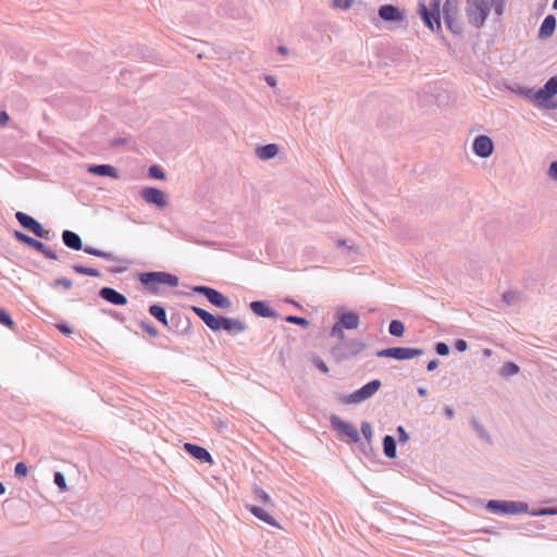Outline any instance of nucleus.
Instances as JSON below:
<instances>
[{
    "instance_id": "nucleus-1",
    "label": "nucleus",
    "mask_w": 557,
    "mask_h": 557,
    "mask_svg": "<svg viewBox=\"0 0 557 557\" xmlns=\"http://www.w3.org/2000/svg\"><path fill=\"white\" fill-rule=\"evenodd\" d=\"M492 9L495 10L497 15H502L504 0H467L466 15L468 22L475 28L482 27Z\"/></svg>"
},
{
    "instance_id": "nucleus-2",
    "label": "nucleus",
    "mask_w": 557,
    "mask_h": 557,
    "mask_svg": "<svg viewBox=\"0 0 557 557\" xmlns=\"http://www.w3.org/2000/svg\"><path fill=\"white\" fill-rule=\"evenodd\" d=\"M523 95L534 104L548 108V101L557 95V76L550 77L539 90L528 89Z\"/></svg>"
},
{
    "instance_id": "nucleus-3",
    "label": "nucleus",
    "mask_w": 557,
    "mask_h": 557,
    "mask_svg": "<svg viewBox=\"0 0 557 557\" xmlns=\"http://www.w3.org/2000/svg\"><path fill=\"white\" fill-rule=\"evenodd\" d=\"M140 282L151 292H156L158 285L164 284L172 287L178 285V278L175 275L165 272H148L140 274Z\"/></svg>"
},
{
    "instance_id": "nucleus-4",
    "label": "nucleus",
    "mask_w": 557,
    "mask_h": 557,
    "mask_svg": "<svg viewBox=\"0 0 557 557\" xmlns=\"http://www.w3.org/2000/svg\"><path fill=\"white\" fill-rule=\"evenodd\" d=\"M380 387L381 381L373 380L352 394L342 396L339 400L346 405L359 404L371 398L380 389Z\"/></svg>"
},
{
    "instance_id": "nucleus-5",
    "label": "nucleus",
    "mask_w": 557,
    "mask_h": 557,
    "mask_svg": "<svg viewBox=\"0 0 557 557\" xmlns=\"http://www.w3.org/2000/svg\"><path fill=\"white\" fill-rule=\"evenodd\" d=\"M440 3L441 0H433L430 9H428L424 3L419 4V13L423 18V22L433 32L435 29H441Z\"/></svg>"
},
{
    "instance_id": "nucleus-6",
    "label": "nucleus",
    "mask_w": 557,
    "mask_h": 557,
    "mask_svg": "<svg viewBox=\"0 0 557 557\" xmlns=\"http://www.w3.org/2000/svg\"><path fill=\"white\" fill-rule=\"evenodd\" d=\"M366 347L364 343L352 339L346 344H339L332 349V355L336 361L347 359L360 354Z\"/></svg>"
},
{
    "instance_id": "nucleus-7",
    "label": "nucleus",
    "mask_w": 557,
    "mask_h": 557,
    "mask_svg": "<svg viewBox=\"0 0 557 557\" xmlns=\"http://www.w3.org/2000/svg\"><path fill=\"white\" fill-rule=\"evenodd\" d=\"M421 355H423L422 349L409 347H391L376 352L377 357L393 358L396 360H408Z\"/></svg>"
},
{
    "instance_id": "nucleus-8",
    "label": "nucleus",
    "mask_w": 557,
    "mask_h": 557,
    "mask_svg": "<svg viewBox=\"0 0 557 557\" xmlns=\"http://www.w3.org/2000/svg\"><path fill=\"white\" fill-rule=\"evenodd\" d=\"M195 293L202 294L215 307L221 309L231 308L232 304L230 299L216 289L208 286H195L193 288Z\"/></svg>"
},
{
    "instance_id": "nucleus-9",
    "label": "nucleus",
    "mask_w": 557,
    "mask_h": 557,
    "mask_svg": "<svg viewBox=\"0 0 557 557\" xmlns=\"http://www.w3.org/2000/svg\"><path fill=\"white\" fill-rule=\"evenodd\" d=\"M15 218L24 228L30 231L37 237H40V238L48 237V231H46L41 226V224L39 222H37L34 218H32L21 211L15 213Z\"/></svg>"
},
{
    "instance_id": "nucleus-10",
    "label": "nucleus",
    "mask_w": 557,
    "mask_h": 557,
    "mask_svg": "<svg viewBox=\"0 0 557 557\" xmlns=\"http://www.w3.org/2000/svg\"><path fill=\"white\" fill-rule=\"evenodd\" d=\"M443 15L447 27L451 32H460V26L457 22L458 5L456 0H446L443 7Z\"/></svg>"
},
{
    "instance_id": "nucleus-11",
    "label": "nucleus",
    "mask_w": 557,
    "mask_h": 557,
    "mask_svg": "<svg viewBox=\"0 0 557 557\" xmlns=\"http://www.w3.org/2000/svg\"><path fill=\"white\" fill-rule=\"evenodd\" d=\"M331 424L336 431L344 434L352 442H358L360 440L358 430L351 423H348L341 418L333 416L331 418Z\"/></svg>"
},
{
    "instance_id": "nucleus-12",
    "label": "nucleus",
    "mask_w": 557,
    "mask_h": 557,
    "mask_svg": "<svg viewBox=\"0 0 557 557\" xmlns=\"http://www.w3.org/2000/svg\"><path fill=\"white\" fill-rule=\"evenodd\" d=\"M494 145L490 137L481 135L474 139L473 151L481 158H487L493 153Z\"/></svg>"
},
{
    "instance_id": "nucleus-13",
    "label": "nucleus",
    "mask_w": 557,
    "mask_h": 557,
    "mask_svg": "<svg viewBox=\"0 0 557 557\" xmlns=\"http://www.w3.org/2000/svg\"><path fill=\"white\" fill-rule=\"evenodd\" d=\"M141 197L149 203H153L160 208L166 206L165 195L162 190L153 187H146L141 190Z\"/></svg>"
},
{
    "instance_id": "nucleus-14",
    "label": "nucleus",
    "mask_w": 557,
    "mask_h": 557,
    "mask_svg": "<svg viewBox=\"0 0 557 557\" xmlns=\"http://www.w3.org/2000/svg\"><path fill=\"white\" fill-rule=\"evenodd\" d=\"M14 236L17 240H20L21 243H24L26 244L27 246L32 247L33 249L37 250V251H40L42 252L44 255L50 257V258H54L53 255H51L47 247L45 246V244H42L41 242L20 232V231H15L14 232Z\"/></svg>"
},
{
    "instance_id": "nucleus-15",
    "label": "nucleus",
    "mask_w": 557,
    "mask_h": 557,
    "mask_svg": "<svg viewBox=\"0 0 557 557\" xmlns=\"http://www.w3.org/2000/svg\"><path fill=\"white\" fill-rule=\"evenodd\" d=\"M191 310L206 323L212 331L220 330V321L222 317H214L212 313L206 311L202 308L193 306Z\"/></svg>"
},
{
    "instance_id": "nucleus-16",
    "label": "nucleus",
    "mask_w": 557,
    "mask_h": 557,
    "mask_svg": "<svg viewBox=\"0 0 557 557\" xmlns=\"http://www.w3.org/2000/svg\"><path fill=\"white\" fill-rule=\"evenodd\" d=\"M184 449L189 455H191L195 459H198L200 461L208 462V463L213 462V459H212V456L210 455V453L201 446H198V445L191 444V443H186L184 445Z\"/></svg>"
},
{
    "instance_id": "nucleus-17",
    "label": "nucleus",
    "mask_w": 557,
    "mask_h": 557,
    "mask_svg": "<svg viewBox=\"0 0 557 557\" xmlns=\"http://www.w3.org/2000/svg\"><path fill=\"white\" fill-rule=\"evenodd\" d=\"M99 295L113 305L124 306L127 304V298L111 287L101 288Z\"/></svg>"
},
{
    "instance_id": "nucleus-18",
    "label": "nucleus",
    "mask_w": 557,
    "mask_h": 557,
    "mask_svg": "<svg viewBox=\"0 0 557 557\" xmlns=\"http://www.w3.org/2000/svg\"><path fill=\"white\" fill-rule=\"evenodd\" d=\"M344 329L356 330L359 327L360 320L359 315L352 311H345L339 313L338 321Z\"/></svg>"
},
{
    "instance_id": "nucleus-19",
    "label": "nucleus",
    "mask_w": 557,
    "mask_h": 557,
    "mask_svg": "<svg viewBox=\"0 0 557 557\" xmlns=\"http://www.w3.org/2000/svg\"><path fill=\"white\" fill-rule=\"evenodd\" d=\"M220 330H225L228 333L237 334L246 330L245 323L233 318H221Z\"/></svg>"
},
{
    "instance_id": "nucleus-20",
    "label": "nucleus",
    "mask_w": 557,
    "mask_h": 557,
    "mask_svg": "<svg viewBox=\"0 0 557 557\" xmlns=\"http://www.w3.org/2000/svg\"><path fill=\"white\" fill-rule=\"evenodd\" d=\"M379 15L384 21H401L403 15L398 8L392 5V4H385L382 5L379 9Z\"/></svg>"
},
{
    "instance_id": "nucleus-21",
    "label": "nucleus",
    "mask_w": 557,
    "mask_h": 557,
    "mask_svg": "<svg viewBox=\"0 0 557 557\" xmlns=\"http://www.w3.org/2000/svg\"><path fill=\"white\" fill-rule=\"evenodd\" d=\"M246 508L259 520L268 523L269 525L280 528L275 519L269 515L265 510L257 506H246Z\"/></svg>"
},
{
    "instance_id": "nucleus-22",
    "label": "nucleus",
    "mask_w": 557,
    "mask_h": 557,
    "mask_svg": "<svg viewBox=\"0 0 557 557\" xmlns=\"http://www.w3.org/2000/svg\"><path fill=\"white\" fill-rule=\"evenodd\" d=\"M250 308L255 314L264 318L275 317V312L264 301H252Z\"/></svg>"
},
{
    "instance_id": "nucleus-23",
    "label": "nucleus",
    "mask_w": 557,
    "mask_h": 557,
    "mask_svg": "<svg viewBox=\"0 0 557 557\" xmlns=\"http://www.w3.org/2000/svg\"><path fill=\"white\" fill-rule=\"evenodd\" d=\"M555 27H556V18L555 16L553 15H547L541 27H540V37L541 38H548L550 37L554 32H555Z\"/></svg>"
},
{
    "instance_id": "nucleus-24",
    "label": "nucleus",
    "mask_w": 557,
    "mask_h": 557,
    "mask_svg": "<svg viewBox=\"0 0 557 557\" xmlns=\"http://www.w3.org/2000/svg\"><path fill=\"white\" fill-rule=\"evenodd\" d=\"M277 146L274 144H269L265 146L258 147L256 149V154L261 160H269L274 158L277 154Z\"/></svg>"
},
{
    "instance_id": "nucleus-25",
    "label": "nucleus",
    "mask_w": 557,
    "mask_h": 557,
    "mask_svg": "<svg viewBox=\"0 0 557 557\" xmlns=\"http://www.w3.org/2000/svg\"><path fill=\"white\" fill-rule=\"evenodd\" d=\"M88 172L100 176L117 177L116 170L108 164L91 165L88 168Z\"/></svg>"
},
{
    "instance_id": "nucleus-26",
    "label": "nucleus",
    "mask_w": 557,
    "mask_h": 557,
    "mask_svg": "<svg viewBox=\"0 0 557 557\" xmlns=\"http://www.w3.org/2000/svg\"><path fill=\"white\" fill-rule=\"evenodd\" d=\"M488 508L491 509H502L503 512H507V513H513L517 511L516 507H517V504L513 503V502H504V503H500V502H496V500H491L487 505Z\"/></svg>"
},
{
    "instance_id": "nucleus-27",
    "label": "nucleus",
    "mask_w": 557,
    "mask_h": 557,
    "mask_svg": "<svg viewBox=\"0 0 557 557\" xmlns=\"http://www.w3.org/2000/svg\"><path fill=\"white\" fill-rule=\"evenodd\" d=\"M149 313L154 317L159 322H161L164 326L169 325L166 313L163 307L159 305H151L149 307Z\"/></svg>"
},
{
    "instance_id": "nucleus-28",
    "label": "nucleus",
    "mask_w": 557,
    "mask_h": 557,
    "mask_svg": "<svg viewBox=\"0 0 557 557\" xmlns=\"http://www.w3.org/2000/svg\"><path fill=\"white\" fill-rule=\"evenodd\" d=\"M384 454L388 458L396 457V443L393 436L386 435L383 440Z\"/></svg>"
},
{
    "instance_id": "nucleus-29",
    "label": "nucleus",
    "mask_w": 557,
    "mask_h": 557,
    "mask_svg": "<svg viewBox=\"0 0 557 557\" xmlns=\"http://www.w3.org/2000/svg\"><path fill=\"white\" fill-rule=\"evenodd\" d=\"M520 371V368L518 364L513 363V362H507L505 363L502 369H500V374L503 376H513L516 374H518Z\"/></svg>"
},
{
    "instance_id": "nucleus-30",
    "label": "nucleus",
    "mask_w": 557,
    "mask_h": 557,
    "mask_svg": "<svg viewBox=\"0 0 557 557\" xmlns=\"http://www.w3.org/2000/svg\"><path fill=\"white\" fill-rule=\"evenodd\" d=\"M389 333L394 336L400 337L404 335L405 332V325L399 320H393L389 324Z\"/></svg>"
},
{
    "instance_id": "nucleus-31",
    "label": "nucleus",
    "mask_w": 557,
    "mask_h": 557,
    "mask_svg": "<svg viewBox=\"0 0 557 557\" xmlns=\"http://www.w3.org/2000/svg\"><path fill=\"white\" fill-rule=\"evenodd\" d=\"M84 250H85V252L96 256V257H100V258H103L107 260H116V258L112 253L104 252V251H101V250H98V249H95L91 247H85Z\"/></svg>"
},
{
    "instance_id": "nucleus-32",
    "label": "nucleus",
    "mask_w": 557,
    "mask_h": 557,
    "mask_svg": "<svg viewBox=\"0 0 557 557\" xmlns=\"http://www.w3.org/2000/svg\"><path fill=\"white\" fill-rule=\"evenodd\" d=\"M253 494H255L256 498L260 499L264 504H272V499H271L270 495L265 491H263L260 486H258V485L253 486Z\"/></svg>"
},
{
    "instance_id": "nucleus-33",
    "label": "nucleus",
    "mask_w": 557,
    "mask_h": 557,
    "mask_svg": "<svg viewBox=\"0 0 557 557\" xmlns=\"http://www.w3.org/2000/svg\"><path fill=\"white\" fill-rule=\"evenodd\" d=\"M140 327L151 337H157L159 335L157 327L150 322L141 321Z\"/></svg>"
},
{
    "instance_id": "nucleus-34",
    "label": "nucleus",
    "mask_w": 557,
    "mask_h": 557,
    "mask_svg": "<svg viewBox=\"0 0 557 557\" xmlns=\"http://www.w3.org/2000/svg\"><path fill=\"white\" fill-rule=\"evenodd\" d=\"M0 323L10 329H13L14 326V321L12 320L10 314L2 308H0Z\"/></svg>"
},
{
    "instance_id": "nucleus-35",
    "label": "nucleus",
    "mask_w": 557,
    "mask_h": 557,
    "mask_svg": "<svg viewBox=\"0 0 557 557\" xmlns=\"http://www.w3.org/2000/svg\"><path fill=\"white\" fill-rule=\"evenodd\" d=\"M331 335L343 342L345 339L344 327L336 322L331 330Z\"/></svg>"
},
{
    "instance_id": "nucleus-36",
    "label": "nucleus",
    "mask_w": 557,
    "mask_h": 557,
    "mask_svg": "<svg viewBox=\"0 0 557 557\" xmlns=\"http://www.w3.org/2000/svg\"><path fill=\"white\" fill-rule=\"evenodd\" d=\"M285 320L289 323L300 325L302 327H307L309 325V321L301 317L296 315H288L285 318Z\"/></svg>"
},
{
    "instance_id": "nucleus-37",
    "label": "nucleus",
    "mask_w": 557,
    "mask_h": 557,
    "mask_svg": "<svg viewBox=\"0 0 557 557\" xmlns=\"http://www.w3.org/2000/svg\"><path fill=\"white\" fill-rule=\"evenodd\" d=\"M354 0H332V5L335 9L347 10L352 5Z\"/></svg>"
},
{
    "instance_id": "nucleus-38",
    "label": "nucleus",
    "mask_w": 557,
    "mask_h": 557,
    "mask_svg": "<svg viewBox=\"0 0 557 557\" xmlns=\"http://www.w3.org/2000/svg\"><path fill=\"white\" fill-rule=\"evenodd\" d=\"M14 472L20 478H25L28 474V468L24 462H17Z\"/></svg>"
},
{
    "instance_id": "nucleus-39",
    "label": "nucleus",
    "mask_w": 557,
    "mask_h": 557,
    "mask_svg": "<svg viewBox=\"0 0 557 557\" xmlns=\"http://www.w3.org/2000/svg\"><path fill=\"white\" fill-rule=\"evenodd\" d=\"M74 270L78 273H82V274H88L90 276H98L99 275V272L95 269H91V268H84V267H81V265H75L74 267Z\"/></svg>"
},
{
    "instance_id": "nucleus-40",
    "label": "nucleus",
    "mask_w": 557,
    "mask_h": 557,
    "mask_svg": "<svg viewBox=\"0 0 557 557\" xmlns=\"http://www.w3.org/2000/svg\"><path fill=\"white\" fill-rule=\"evenodd\" d=\"M54 483L60 487L61 491L66 490V481L61 472L54 473Z\"/></svg>"
},
{
    "instance_id": "nucleus-41",
    "label": "nucleus",
    "mask_w": 557,
    "mask_h": 557,
    "mask_svg": "<svg viewBox=\"0 0 557 557\" xmlns=\"http://www.w3.org/2000/svg\"><path fill=\"white\" fill-rule=\"evenodd\" d=\"M149 175L153 178H158V180H163L164 178V173L163 171L157 166V165H152L149 168Z\"/></svg>"
},
{
    "instance_id": "nucleus-42",
    "label": "nucleus",
    "mask_w": 557,
    "mask_h": 557,
    "mask_svg": "<svg viewBox=\"0 0 557 557\" xmlns=\"http://www.w3.org/2000/svg\"><path fill=\"white\" fill-rule=\"evenodd\" d=\"M82 240L81 237L72 232V249L81 250L82 249Z\"/></svg>"
},
{
    "instance_id": "nucleus-43",
    "label": "nucleus",
    "mask_w": 557,
    "mask_h": 557,
    "mask_svg": "<svg viewBox=\"0 0 557 557\" xmlns=\"http://www.w3.org/2000/svg\"><path fill=\"white\" fill-rule=\"evenodd\" d=\"M436 352L441 356H447L449 354V347L445 343H437Z\"/></svg>"
},
{
    "instance_id": "nucleus-44",
    "label": "nucleus",
    "mask_w": 557,
    "mask_h": 557,
    "mask_svg": "<svg viewBox=\"0 0 557 557\" xmlns=\"http://www.w3.org/2000/svg\"><path fill=\"white\" fill-rule=\"evenodd\" d=\"M361 432H362L363 436L369 440L372 436V428H371L370 423L363 422L361 424Z\"/></svg>"
},
{
    "instance_id": "nucleus-45",
    "label": "nucleus",
    "mask_w": 557,
    "mask_h": 557,
    "mask_svg": "<svg viewBox=\"0 0 557 557\" xmlns=\"http://www.w3.org/2000/svg\"><path fill=\"white\" fill-rule=\"evenodd\" d=\"M314 364L318 367V369L320 371H322L323 373H329V367L326 366V363L321 360L320 358H315L314 359Z\"/></svg>"
},
{
    "instance_id": "nucleus-46",
    "label": "nucleus",
    "mask_w": 557,
    "mask_h": 557,
    "mask_svg": "<svg viewBox=\"0 0 557 557\" xmlns=\"http://www.w3.org/2000/svg\"><path fill=\"white\" fill-rule=\"evenodd\" d=\"M397 433L399 435V442L406 443L409 438L408 434L406 433L405 429L400 425L397 428Z\"/></svg>"
},
{
    "instance_id": "nucleus-47",
    "label": "nucleus",
    "mask_w": 557,
    "mask_h": 557,
    "mask_svg": "<svg viewBox=\"0 0 557 557\" xmlns=\"http://www.w3.org/2000/svg\"><path fill=\"white\" fill-rule=\"evenodd\" d=\"M549 176L557 181V162H553L548 170Z\"/></svg>"
},
{
    "instance_id": "nucleus-48",
    "label": "nucleus",
    "mask_w": 557,
    "mask_h": 557,
    "mask_svg": "<svg viewBox=\"0 0 557 557\" xmlns=\"http://www.w3.org/2000/svg\"><path fill=\"white\" fill-rule=\"evenodd\" d=\"M456 348L459 350V351H465L468 347L466 341L463 339H458L455 344Z\"/></svg>"
},
{
    "instance_id": "nucleus-49",
    "label": "nucleus",
    "mask_w": 557,
    "mask_h": 557,
    "mask_svg": "<svg viewBox=\"0 0 557 557\" xmlns=\"http://www.w3.org/2000/svg\"><path fill=\"white\" fill-rule=\"evenodd\" d=\"M9 114L4 111L0 112V126H4L7 125V123L9 122Z\"/></svg>"
},
{
    "instance_id": "nucleus-50",
    "label": "nucleus",
    "mask_w": 557,
    "mask_h": 557,
    "mask_svg": "<svg viewBox=\"0 0 557 557\" xmlns=\"http://www.w3.org/2000/svg\"><path fill=\"white\" fill-rule=\"evenodd\" d=\"M55 326L63 334H65V335L70 334V326L66 323L58 324Z\"/></svg>"
},
{
    "instance_id": "nucleus-51",
    "label": "nucleus",
    "mask_w": 557,
    "mask_h": 557,
    "mask_svg": "<svg viewBox=\"0 0 557 557\" xmlns=\"http://www.w3.org/2000/svg\"><path fill=\"white\" fill-rule=\"evenodd\" d=\"M62 238H63L65 246L70 247V240H71L70 230L63 231Z\"/></svg>"
},
{
    "instance_id": "nucleus-52",
    "label": "nucleus",
    "mask_w": 557,
    "mask_h": 557,
    "mask_svg": "<svg viewBox=\"0 0 557 557\" xmlns=\"http://www.w3.org/2000/svg\"><path fill=\"white\" fill-rule=\"evenodd\" d=\"M437 367H438V360L434 359L428 363L426 369H428V371H434Z\"/></svg>"
},
{
    "instance_id": "nucleus-53",
    "label": "nucleus",
    "mask_w": 557,
    "mask_h": 557,
    "mask_svg": "<svg viewBox=\"0 0 557 557\" xmlns=\"http://www.w3.org/2000/svg\"><path fill=\"white\" fill-rule=\"evenodd\" d=\"M54 284L55 285H64V287H66V288L70 286V283L67 280H57Z\"/></svg>"
},
{
    "instance_id": "nucleus-54",
    "label": "nucleus",
    "mask_w": 557,
    "mask_h": 557,
    "mask_svg": "<svg viewBox=\"0 0 557 557\" xmlns=\"http://www.w3.org/2000/svg\"><path fill=\"white\" fill-rule=\"evenodd\" d=\"M554 513H556V511L553 509H543L539 512V515H554Z\"/></svg>"
},
{
    "instance_id": "nucleus-55",
    "label": "nucleus",
    "mask_w": 557,
    "mask_h": 557,
    "mask_svg": "<svg viewBox=\"0 0 557 557\" xmlns=\"http://www.w3.org/2000/svg\"><path fill=\"white\" fill-rule=\"evenodd\" d=\"M445 413L448 418H453L454 417V410L450 408V407H446L445 408Z\"/></svg>"
},
{
    "instance_id": "nucleus-56",
    "label": "nucleus",
    "mask_w": 557,
    "mask_h": 557,
    "mask_svg": "<svg viewBox=\"0 0 557 557\" xmlns=\"http://www.w3.org/2000/svg\"><path fill=\"white\" fill-rule=\"evenodd\" d=\"M418 394L422 397H425L428 395V391L423 387L418 388Z\"/></svg>"
},
{
    "instance_id": "nucleus-57",
    "label": "nucleus",
    "mask_w": 557,
    "mask_h": 557,
    "mask_svg": "<svg viewBox=\"0 0 557 557\" xmlns=\"http://www.w3.org/2000/svg\"><path fill=\"white\" fill-rule=\"evenodd\" d=\"M5 492V487L4 485L0 482V495L4 494Z\"/></svg>"
},
{
    "instance_id": "nucleus-58",
    "label": "nucleus",
    "mask_w": 557,
    "mask_h": 557,
    "mask_svg": "<svg viewBox=\"0 0 557 557\" xmlns=\"http://www.w3.org/2000/svg\"><path fill=\"white\" fill-rule=\"evenodd\" d=\"M278 51L282 53V54H286L287 50L285 47H280L278 48Z\"/></svg>"
},
{
    "instance_id": "nucleus-59",
    "label": "nucleus",
    "mask_w": 557,
    "mask_h": 557,
    "mask_svg": "<svg viewBox=\"0 0 557 557\" xmlns=\"http://www.w3.org/2000/svg\"><path fill=\"white\" fill-rule=\"evenodd\" d=\"M267 81H268V83H269L271 86H274V85H275V82H274V79H273V78L268 77V78H267Z\"/></svg>"
},
{
    "instance_id": "nucleus-60",
    "label": "nucleus",
    "mask_w": 557,
    "mask_h": 557,
    "mask_svg": "<svg viewBox=\"0 0 557 557\" xmlns=\"http://www.w3.org/2000/svg\"><path fill=\"white\" fill-rule=\"evenodd\" d=\"M553 9H554V10H557V0H554V2H553Z\"/></svg>"
}]
</instances>
